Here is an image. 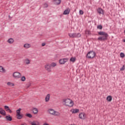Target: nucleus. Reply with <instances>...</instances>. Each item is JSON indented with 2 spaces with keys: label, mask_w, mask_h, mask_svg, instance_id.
I'll return each instance as SVG.
<instances>
[{
  "label": "nucleus",
  "mask_w": 125,
  "mask_h": 125,
  "mask_svg": "<svg viewBox=\"0 0 125 125\" xmlns=\"http://www.w3.org/2000/svg\"><path fill=\"white\" fill-rule=\"evenodd\" d=\"M62 104L63 105H64V106H66V107H69L70 108L74 106V102L73 100L69 98L63 99Z\"/></svg>",
  "instance_id": "obj_1"
},
{
  "label": "nucleus",
  "mask_w": 125,
  "mask_h": 125,
  "mask_svg": "<svg viewBox=\"0 0 125 125\" xmlns=\"http://www.w3.org/2000/svg\"><path fill=\"white\" fill-rule=\"evenodd\" d=\"M98 34L100 36H103L101 37H99L98 38V41H100L101 42H104V41H106V40H107L108 37L109 36L108 33L104 31L99 32Z\"/></svg>",
  "instance_id": "obj_2"
},
{
  "label": "nucleus",
  "mask_w": 125,
  "mask_h": 125,
  "mask_svg": "<svg viewBox=\"0 0 125 125\" xmlns=\"http://www.w3.org/2000/svg\"><path fill=\"white\" fill-rule=\"evenodd\" d=\"M96 56V53L93 51H89L86 55L87 58L88 59H92Z\"/></svg>",
  "instance_id": "obj_3"
},
{
  "label": "nucleus",
  "mask_w": 125,
  "mask_h": 125,
  "mask_svg": "<svg viewBox=\"0 0 125 125\" xmlns=\"http://www.w3.org/2000/svg\"><path fill=\"white\" fill-rule=\"evenodd\" d=\"M13 77L15 79H20L22 77V75L19 72H15L13 73Z\"/></svg>",
  "instance_id": "obj_4"
},
{
  "label": "nucleus",
  "mask_w": 125,
  "mask_h": 125,
  "mask_svg": "<svg viewBox=\"0 0 125 125\" xmlns=\"http://www.w3.org/2000/svg\"><path fill=\"white\" fill-rule=\"evenodd\" d=\"M79 119L81 120H85L86 118V114L84 112H81L79 115Z\"/></svg>",
  "instance_id": "obj_5"
},
{
  "label": "nucleus",
  "mask_w": 125,
  "mask_h": 125,
  "mask_svg": "<svg viewBox=\"0 0 125 125\" xmlns=\"http://www.w3.org/2000/svg\"><path fill=\"white\" fill-rule=\"evenodd\" d=\"M67 61H68V59L67 58L62 59L59 60V63L61 65H63Z\"/></svg>",
  "instance_id": "obj_6"
},
{
  "label": "nucleus",
  "mask_w": 125,
  "mask_h": 125,
  "mask_svg": "<svg viewBox=\"0 0 125 125\" xmlns=\"http://www.w3.org/2000/svg\"><path fill=\"white\" fill-rule=\"evenodd\" d=\"M45 68L47 72H51V66L48 63H46L45 65Z\"/></svg>",
  "instance_id": "obj_7"
},
{
  "label": "nucleus",
  "mask_w": 125,
  "mask_h": 125,
  "mask_svg": "<svg viewBox=\"0 0 125 125\" xmlns=\"http://www.w3.org/2000/svg\"><path fill=\"white\" fill-rule=\"evenodd\" d=\"M97 13H99L100 15H104V10L101 8H99L97 9Z\"/></svg>",
  "instance_id": "obj_8"
},
{
  "label": "nucleus",
  "mask_w": 125,
  "mask_h": 125,
  "mask_svg": "<svg viewBox=\"0 0 125 125\" xmlns=\"http://www.w3.org/2000/svg\"><path fill=\"white\" fill-rule=\"evenodd\" d=\"M0 73H6V70L1 65H0Z\"/></svg>",
  "instance_id": "obj_9"
},
{
  "label": "nucleus",
  "mask_w": 125,
  "mask_h": 125,
  "mask_svg": "<svg viewBox=\"0 0 125 125\" xmlns=\"http://www.w3.org/2000/svg\"><path fill=\"white\" fill-rule=\"evenodd\" d=\"M72 113V114H76L77 113H79L80 112V109H72L70 111Z\"/></svg>",
  "instance_id": "obj_10"
},
{
  "label": "nucleus",
  "mask_w": 125,
  "mask_h": 125,
  "mask_svg": "<svg viewBox=\"0 0 125 125\" xmlns=\"http://www.w3.org/2000/svg\"><path fill=\"white\" fill-rule=\"evenodd\" d=\"M69 13H70V8H67L64 11L63 14V15H67V14H69Z\"/></svg>",
  "instance_id": "obj_11"
},
{
  "label": "nucleus",
  "mask_w": 125,
  "mask_h": 125,
  "mask_svg": "<svg viewBox=\"0 0 125 125\" xmlns=\"http://www.w3.org/2000/svg\"><path fill=\"white\" fill-rule=\"evenodd\" d=\"M0 114L2 115V116H5V115H6V112L2 108H0Z\"/></svg>",
  "instance_id": "obj_12"
},
{
  "label": "nucleus",
  "mask_w": 125,
  "mask_h": 125,
  "mask_svg": "<svg viewBox=\"0 0 125 125\" xmlns=\"http://www.w3.org/2000/svg\"><path fill=\"white\" fill-rule=\"evenodd\" d=\"M4 109H5V111H6V112H10V113H12V111H11V110H10V108H9V107H8V106H7V105H5V106H4Z\"/></svg>",
  "instance_id": "obj_13"
},
{
  "label": "nucleus",
  "mask_w": 125,
  "mask_h": 125,
  "mask_svg": "<svg viewBox=\"0 0 125 125\" xmlns=\"http://www.w3.org/2000/svg\"><path fill=\"white\" fill-rule=\"evenodd\" d=\"M50 99V94H48L45 98V102H48Z\"/></svg>",
  "instance_id": "obj_14"
},
{
  "label": "nucleus",
  "mask_w": 125,
  "mask_h": 125,
  "mask_svg": "<svg viewBox=\"0 0 125 125\" xmlns=\"http://www.w3.org/2000/svg\"><path fill=\"white\" fill-rule=\"evenodd\" d=\"M14 42V39L13 38H10L7 40V43L10 44H12Z\"/></svg>",
  "instance_id": "obj_15"
},
{
  "label": "nucleus",
  "mask_w": 125,
  "mask_h": 125,
  "mask_svg": "<svg viewBox=\"0 0 125 125\" xmlns=\"http://www.w3.org/2000/svg\"><path fill=\"white\" fill-rule=\"evenodd\" d=\"M5 119L7 121H8L9 122H11L12 121V117L10 116V115L6 116L5 117Z\"/></svg>",
  "instance_id": "obj_16"
},
{
  "label": "nucleus",
  "mask_w": 125,
  "mask_h": 125,
  "mask_svg": "<svg viewBox=\"0 0 125 125\" xmlns=\"http://www.w3.org/2000/svg\"><path fill=\"white\" fill-rule=\"evenodd\" d=\"M48 113H49L50 114V115H54L55 110H54L53 109L51 108V109H48Z\"/></svg>",
  "instance_id": "obj_17"
},
{
  "label": "nucleus",
  "mask_w": 125,
  "mask_h": 125,
  "mask_svg": "<svg viewBox=\"0 0 125 125\" xmlns=\"http://www.w3.org/2000/svg\"><path fill=\"white\" fill-rule=\"evenodd\" d=\"M31 125H40V122L36 121H34L31 122Z\"/></svg>",
  "instance_id": "obj_18"
},
{
  "label": "nucleus",
  "mask_w": 125,
  "mask_h": 125,
  "mask_svg": "<svg viewBox=\"0 0 125 125\" xmlns=\"http://www.w3.org/2000/svg\"><path fill=\"white\" fill-rule=\"evenodd\" d=\"M32 111H33V113L34 114V115H37L38 112V108H33V109H32Z\"/></svg>",
  "instance_id": "obj_19"
},
{
  "label": "nucleus",
  "mask_w": 125,
  "mask_h": 125,
  "mask_svg": "<svg viewBox=\"0 0 125 125\" xmlns=\"http://www.w3.org/2000/svg\"><path fill=\"white\" fill-rule=\"evenodd\" d=\"M23 47H24V48H30V47H31V44H29V43H25L23 45Z\"/></svg>",
  "instance_id": "obj_20"
},
{
  "label": "nucleus",
  "mask_w": 125,
  "mask_h": 125,
  "mask_svg": "<svg viewBox=\"0 0 125 125\" xmlns=\"http://www.w3.org/2000/svg\"><path fill=\"white\" fill-rule=\"evenodd\" d=\"M112 96L109 95L106 97V100L107 101H108V102H111V101H112Z\"/></svg>",
  "instance_id": "obj_21"
},
{
  "label": "nucleus",
  "mask_w": 125,
  "mask_h": 125,
  "mask_svg": "<svg viewBox=\"0 0 125 125\" xmlns=\"http://www.w3.org/2000/svg\"><path fill=\"white\" fill-rule=\"evenodd\" d=\"M82 37V34L80 33H75V38H81Z\"/></svg>",
  "instance_id": "obj_22"
},
{
  "label": "nucleus",
  "mask_w": 125,
  "mask_h": 125,
  "mask_svg": "<svg viewBox=\"0 0 125 125\" xmlns=\"http://www.w3.org/2000/svg\"><path fill=\"white\" fill-rule=\"evenodd\" d=\"M17 119L18 120H21L23 118V116L21 114H17Z\"/></svg>",
  "instance_id": "obj_23"
},
{
  "label": "nucleus",
  "mask_w": 125,
  "mask_h": 125,
  "mask_svg": "<svg viewBox=\"0 0 125 125\" xmlns=\"http://www.w3.org/2000/svg\"><path fill=\"white\" fill-rule=\"evenodd\" d=\"M20 79L21 82H25L26 81V77H25V76H21Z\"/></svg>",
  "instance_id": "obj_24"
},
{
  "label": "nucleus",
  "mask_w": 125,
  "mask_h": 125,
  "mask_svg": "<svg viewBox=\"0 0 125 125\" xmlns=\"http://www.w3.org/2000/svg\"><path fill=\"white\" fill-rule=\"evenodd\" d=\"M68 35L70 38H75V33H69L68 34Z\"/></svg>",
  "instance_id": "obj_25"
},
{
  "label": "nucleus",
  "mask_w": 125,
  "mask_h": 125,
  "mask_svg": "<svg viewBox=\"0 0 125 125\" xmlns=\"http://www.w3.org/2000/svg\"><path fill=\"white\" fill-rule=\"evenodd\" d=\"M70 61H71V62H73V63H74L75 61H76V58L74 57H71L70 59Z\"/></svg>",
  "instance_id": "obj_26"
},
{
  "label": "nucleus",
  "mask_w": 125,
  "mask_h": 125,
  "mask_svg": "<svg viewBox=\"0 0 125 125\" xmlns=\"http://www.w3.org/2000/svg\"><path fill=\"white\" fill-rule=\"evenodd\" d=\"M25 64H26V65H28L30 64V60H29V59H26L25 60Z\"/></svg>",
  "instance_id": "obj_27"
},
{
  "label": "nucleus",
  "mask_w": 125,
  "mask_h": 125,
  "mask_svg": "<svg viewBox=\"0 0 125 125\" xmlns=\"http://www.w3.org/2000/svg\"><path fill=\"white\" fill-rule=\"evenodd\" d=\"M55 2L56 4H60L61 3V0H55Z\"/></svg>",
  "instance_id": "obj_28"
},
{
  "label": "nucleus",
  "mask_w": 125,
  "mask_h": 125,
  "mask_svg": "<svg viewBox=\"0 0 125 125\" xmlns=\"http://www.w3.org/2000/svg\"><path fill=\"white\" fill-rule=\"evenodd\" d=\"M54 116H60V113H59V112L58 111H55L54 113Z\"/></svg>",
  "instance_id": "obj_29"
},
{
  "label": "nucleus",
  "mask_w": 125,
  "mask_h": 125,
  "mask_svg": "<svg viewBox=\"0 0 125 125\" xmlns=\"http://www.w3.org/2000/svg\"><path fill=\"white\" fill-rule=\"evenodd\" d=\"M97 28V29H99V30H102V29H103V27H102V25H98Z\"/></svg>",
  "instance_id": "obj_30"
},
{
  "label": "nucleus",
  "mask_w": 125,
  "mask_h": 125,
  "mask_svg": "<svg viewBox=\"0 0 125 125\" xmlns=\"http://www.w3.org/2000/svg\"><path fill=\"white\" fill-rule=\"evenodd\" d=\"M21 108H19L17 110V115H19L21 113Z\"/></svg>",
  "instance_id": "obj_31"
},
{
  "label": "nucleus",
  "mask_w": 125,
  "mask_h": 125,
  "mask_svg": "<svg viewBox=\"0 0 125 125\" xmlns=\"http://www.w3.org/2000/svg\"><path fill=\"white\" fill-rule=\"evenodd\" d=\"M57 64L55 62H52L51 63V67H55Z\"/></svg>",
  "instance_id": "obj_32"
},
{
  "label": "nucleus",
  "mask_w": 125,
  "mask_h": 125,
  "mask_svg": "<svg viewBox=\"0 0 125 125\" xmlns=\"http://www.w3.org/2000/svg\"><path fill=\"white\" fill-rule=\"evenodd\" d=\"M43 7H44V8H47V7H48V4H47V3H44Z\"/></svg>",
  "instance_id": "obj_33"
},
{
  "label": "nucleus",
  "mask_w": 125,
  "mask_h": 125,
  "mask_svg": "<svg viewBox=\"0 0 125 125\" xmlns=\"http://www.w3.org/2000/svg\"><path fill=\"white\" fill-rule=\"evenodd\" d=\"M26 117H28V118H32V115L30 113H27L26 114Z\"/></svg>",
  "instance_id": "obj_34"
},
{
  "label": "nucleus",
  "mask_w": 125,
  "mask_h": 125,
  "mask_svg": "<svg viewBox=\"0 0 125 125\" xmlns=\"http://www.w3.org/2000/svg\"><path fill=\"white\" fill-rule=\"evenodd\" d=\"M120 56L122 58H124V57H125V54L124 53H121Z\"/></svg>",
  "instance_id": "obj_35"
},
{
  "label": "nucleus",
  "mask_w": 125,
  "mask_h": 125,
  "mask_svg": "<svg viewBox=\"0 0 125 125\" xmlns=\"http://www.w3.org/2000/svg\"><path fill=\"white\" fill-rule=\"evenodd\" d=\"M125 65H123V67L120 69V71H124L125 70Z\"/></svg>",
  "instance_id": "obj_36"
},
{
  "label": "nucleus",
  "mask_w": 125,
  "mask_h": 125,
  "mask_svg": "<svg viewBox=\"0 0 125 125\" xmlns=\"http://www.w3.org/2000/svg\"><path fill=\"white\" fill-rule=\"evenodd\" d=\"M79 13L80 14H81V15H83V10H80L79 11Z\"/></svg>",
  "instance_id": "obj_37"
},
{
  "label": "nucleus",
  "mask_w": 125,
  "mask_h": 125,
  "mask_svg": "<svg viewBox=\"0 0 125 125\" xmlns=\"http://www.w3.org/2000/svg\"><path fill=\"white\" fill-rule=\"evenodd\" d=\"M7 85H11V84H12V85H14V84H13V83H10V82H8V83H7Z\"/></svg>",
  "instance_id": "obj_38"
},
{
  "label": "nucleus",
  "mask_w": 125,
  "mask_h": 125,
  "mask_svg": "<svg viewBox=\"0 0 125 125\" xmlns=\"http://www.w3.org/2000/svg\"><path fill=\"white\" fill-rule=\"evenodd\" d=\"M30 86H31V83H29L26 84V88H29V87H30Z\"/></svg>",
  "instance_id": "obj_39"
},
{
  "label": "nucleus",
  "mask_w": 125,
  "mask_h": 125,
  "mask_svg": "<svg viewBox=\"0 0 125 125\" xmlns=\"http://www.w3.org/2000/svg\"><path fill=\"white\" fill-rule=\"evenodd\" d=\"M42 46H44V45H45V43H44V42L42 43Z\"/></svg>",
  "instance_id": "obj_40"
},
{
  "label": "nucleus",
  "mask_w": 125,
  "mask_h": 125,
  "mask_svg": "<svg viewBox=\"0 0 125 125\" xmlns=\"http://www.w3.org/2000/svg\"><path fill=\"white\" fill-rule=\"evenodd\" d=\"M21 125H27V124L26 123H22Z\"/></svg>",
  "instance_id": "obj_41"
},
{
  "label": "nucleus",
  "mask_w": 125,
  "mask_h": 125,
  "mask_svg": "<svg viewBox=\"0 0 125 125\" xmlns=\"http://www.w3.org/2000/svg\"><path fill=\"white\" fill-rule=\"evenodd\" d=\"M123 42H125V39H124V40H123Z\"/></svg>",
  "instance_id": "obj_42"
},
{
  "label": "nucleus",
  "mask_w": 125,
  "mask_h": 125,
  "mask_svg": "<svg viewBox=\"0 0 125 125\" xmlns=\"http://www.w3.org/2000/svg\"><path fill=\"white\" fill-rule=\"evenodd\" d=\"M0 118H1V115H0Z\"/></svg>",
  "instance_id": "obj_43"
}]
</instances>
